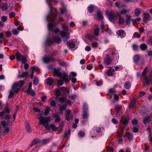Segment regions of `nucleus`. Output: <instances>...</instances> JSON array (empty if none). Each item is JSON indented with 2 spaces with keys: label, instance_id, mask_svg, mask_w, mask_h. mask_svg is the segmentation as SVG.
I'll list each match as a JSON object with an SVG mask.
<instances>
[{
  "label": "nucleus",
  "instance_id": "obj_19",
  "mask_svg": "<svg viewBox=\"0 0 152 152\" xmlns=\"http://www.w3.org/2000/svg\"><path fill=\"white\" fill-rule=\"evenodd\" d=\"M145 81L143 84L144 86L149 85L150 83H151V80L148 78L147 76H145Z\"/></svg>",
  "mask_w": 152,
  "mask_h": 152
},
{
  "label": "nucleus",
  "instance_id": "obj_3",
  "mask_svg": "<svg viewBox=\"0 0 152 152\" xmlns=\"http://www.w3.org/2000/svg\"><path fill=\"white\" fill-rule=\"evenodd\" d=\"M61 41V39L59 37L54 36L52 38H48L46 40V43L50 45L55 43H59Z\"/></svg>",
  "mask_w": 152,
  "mask_h": 152
},
{
  "label": "nucleus",
  "instance_id": "obj_62",
  "mask_svg": "<svg viewBox=\"0 0 152 152\" xmlns=\"http://www.w3.org/2000/svg\"><path fill=\"white\" fill-rule=\"evenodd\" d=\"M147 43L149 45H152V38H149L147 41Z\"/></svg>",
  "mask_w": 152,
  "mask_h": 152
},
{
  "label": "nucleus",
  "instance_id": "obj_11",
  "mask_svg": "<svg viewBox=\"0 0 152 152\" xmlns=\"http://www.w3.org/2000/svg\"><path fill=\"white\" fill-rule=\"evenodd\" d=\"M45 82L48 86H50L53 85V80L52 78L49 77L46 79Z\"/></svg>",
  "mask_w": 152,
  "mask_h": 152
},
{
  "label": "nucleus",
  "instance_id": "obj_58",
  "mask_svg": "<svg viewBox=\"0 0 152 152\" xmlns=\"http://www.w3.org/2000/svg\"><path fill=\"white\" fill-rule=\"evenodd\" d=\"M20 61H21L22 63L26 62V58L23 56L21 58V60H20Z\"/></svg>",
  "mask_w": 152,
  "mask_h": 152
},
{
  "label": "nucleus",
  "instance_id": "obj_21",
  "mask_svg": "<svg viewBox=\"0 0 152 152\" xmlns=\"http://www.w3.org/2000/svg\"><path fill=\"white\" fill-rule=\"evenodd\" d=\"M25 129L26 131L28 133L31 132V129L30 125L28 122H26L25 124Z\"/></svg>",
  "mask_w": 152,
  "mask_h": 152
},
{
  "label": "nucleus",
  "instance_id": "obj_43",
  "mask_svg": "<svg viewBox=\"0 0 152 152\" xmlns=\"http://www.w3.org/2000/svg\"><path fill=\"white\" fill-rule=\"evenodd\" d=\"M50 139H44L42 141V144L43 145H45L50 142Z\"/></svg>",
  "mask_w": 152,
  "mask_h": 152
},
{
  "label": "nucleus",
  "instance_id": "obj_37",
  "mask_svg": "<svg viewBox=\"0 0 152 152\" xmlns=\"http://www.w3.org/2000/svg\"><path fill=\"white\" fill-rule=\"evenodd\" d=\"M147 129L149 132L148 136L150 139V142L151 143L152 142V137H151V131L150 128L149 127H148Z\"/></svg>",
  "mask_w": 152,
  "mask_h": 152
},
{
  "label": "nucleus",
  "instance_id": "obj_47",
  "mask_svg": "<svg viewBox=\"0 0 152 152\" xmlns=\"http://www.w3.org/2000/svg\"><path fill=\"white\" fill-rule=\"evenodd\" d=\"M67 99L66 97H61L59 99V101L61 103H63L66 101Z\"/></svg>",
  "mask_w": 152,
  "mask_h": 152
},
{
  "label": "nucleus",
  "instance_id": "obj_17",
  "mask_svg": "<svg viewBox=\"0 0 152 152\" xmlns=\"http://www.w3.org/2000/svg\"><path fill=\"white\" fill-rule=\"evenodd\" d=\"M115 71L114 69L111 67L106 71L107 74L109 76H111L113 75V72Z\"/></svg>",
  "mask_w": 152,
  "mask_h": 152
},
{
  "label": "nucleus",
  "instance_id": "obj_51",
  "mask_svg": "<svg viewBox=\"0 0 152 152\" xmlns=\"http://www.w3.org/2000/svg\"><path fill=\"white\" fill-rule=\"evenodd\" d=\"M93 6L92 5H90L88 7V10L89 12L90 13H92L93 12Z\"/></svg>",
  "mask_w": 152,
  "mask_h": 152
},
{
  "label": "nucleus",
  "instance_id": "obj_42",
  "mask_svg": "<svg viewBox=\"0 0 152 152\" xmlns=\"http://www.w3.org/2000/svg\"><path fill=\"white\" fill-rule=\"evenodd\" d=\"M82 115L83 118H87L88 117V115L87 112H83Z\"/></svg>",
  "mask_w": 152,
  "mask_h": 152
},
{
  "label": "nucleus",
  "instance_id": "obj_55",
  "mask_svg": "<svg viewBox=\"0 0 152 152\" xmlns=\"http://www.w3.org/2000/svg\"><path fill=\"white\" fill-rule=\"evenodd\" d=\"M12 33L14 35H17L19 33V31L16 29H14L12 30Z\"/></svg>",
  "mask_w": 152,
  "mask_h": 152
},
{
  "label": "nucleus",
  "instance_id": "obj_34",
  "mask_svg": "<svg viewBox=\"0 0 152 152\" xmlns=\"http://www.w3.org/2000/svg\"><path fill=\"white\" fill-rule=\"evenodd\" d=\"M32 71L34 72H36L38 73L39 72V69L38 67L37 66H32L31 68Z\"/></svg>",
  "mask_w": 152,
  "mask_h": 152
},
{
  "label": "nucleus",
  "instance_id": "obj_38",
  "mask_svg": "<svg viewBox=\"0 0 152 152\" xmlns=\"http://www.w3.org/2000/svg\"><path fill=\"white\" fill-rule=\"evenodd\" d=\"M129 11V10L128 9H123L121 11H120V14L124 15L126 14Z\"/></svg>",
  "mask_w": 152,
  "mask_h": 152
},
{
  "label": "nucleus",
  "instance_id": "obj_7",
  "mask_svg": "<svg viewBox=\"0 0 152 152\" xmlns=\"http://www.w3.org/2000/svg\"><path fill=\"white\" fill-rule=\"evenodd\" d=\"M110 20L112 22H114L117 19L116 15L113 11H111L109 14Z\"/></svg>",
  "mask_w": 152,
  "mask_h": 152
},
{
  "label": "nucleus",
  "instance_id": "obj_61",
  "mask_svg": "<svg viewBox=\"0 0 152 152\" xmlns=\"http://www.w3.org/2000/svg\"><path fill=\"white\" fill-rule=\"evenodd\" d=\"M145 64V61L143 59H142L138 62L137 64L138 65H143Z\"/></svg>",
  "mask_w": 152,
  "mask_h": 152
},
{
  "label": "nucleus",
  "instance_id": "obj_36",
  "mask_svg": "<svg viewBox=\"0 0 152 152\" xmlns=\"http://www.w3.org/2000/svg\"><path fill=\"white\" fill-rule=\"evenodd\" d=\"M40 142V140L38 139H35L34 140L31 142L30 145L31 146H32L33 145H35V144L37 143Z\"/></svg>",
  "mask_w": 152,
  "mask_h": 152
},
{
  "label": "nucleus",
  "instance_id": "obj_60",
  "mask_svg": "<svg viewBox=\"0 0 152 152\" xmlns=\"http://www.w3.org/2000/svg\"><path fill=\"white\" fill-rule=\"evenodd\" d=\"M50 104L51 106L54 107L56 106V103L55 101L54 100H52L50 102Z\"/></svg>",
  "mask_w": 152,
  "mask_h": 152
},
{
  "label": "nucleus",
  "instance_id": "obj_35",
  "mask_svg": "<svg viewBox=\"0 0 152 152\" xmlns=\"http://www.w3.org/2000/svg\"><path fill=\"white\" fill-rule=\"evenodd\" d=\"M141 13V11L139 8H137L135 9L134 14L136 16L138 17L139 16Z\"/></svg>",
  "mask_w": 152,
  "mask_h": 152
},
{
  "label": "nucleus",
  "instance_id": "obj_13",
  "mask_svg": "<svg viewBox=\"0 0 152 152\" xmlns=\"http://www.w3.org/2000/svg\"><path fill=\"white\" fill-rule=\"evenodd\" d=\"M72 118V115L70 114V111L69 110L66 111L65 115V119L67 121H69Z\"/></svg>",
  "mask_w": 152,
  "mask_h": 152
},
{
  "label": "nucleus",
  "instance_id": "obj_64",
  "mask_svg": "<svg viewBox=\"0 0 152 152\" xmlns=\"http://www.w3.org/2000/svg\"><path fill=\"white\" fill-rule=\"evenodd\" d=\"M88 38L91 41H93V40L96 39V38H94V37L91 35L88 36Z\"/></svg>",
  "mask_w": 152,
  "mask_h": 152
},
{
  "label": "nucleus",
  "instance_id": "obj_9",
  "mask_svg": "<svg viewBox=\"0 0 152 152\" xmlns=\"http://www.w3.org/2000/svg\"><path fill=\"white\" fill-rule=\"evenodd\" d=\"M111 55L112 56H113V57H115L116 59L117 60L119 56L118 51L115 48L112 49L110 52Z\"/></svg>",
  "mask_w": 152,
  "mask_h": 152
},
{
  "label": "nucleus",
  "instance_id": "obj_52",
  "mask_svg": "<svg viewBox=\"0 0 152 152\" xmlns=\"http://www.w3.org/2000/svg\"><path fill=\"white\" fill-rule=\"evenodd\" d=\"M83 112H87V105L86 103H84L83 106Z\"/></svg>",
  "mask_w": 152,
  "mask_h": 152
},
{
  "label": "nucleus",
  "instance_id": "obj_46",
  "mask_svg": "<svg viewBox=\"0 0 152 152\" xmlns=\"http://www.w3.org/2000/svg\"><path fill=\"white\" fill-rule=\"evenodd\" d=\"M125 22L124 19L122 17H120L119 19V23L120 24H122Z\"/></svg>",
  "mask_w": 152,
  "mask_h": 152
},
{
  "label": "nucleus",
  "instance_id": "obj_1",
  "mask_svg": "<svg viewBox=\"0 0 152 152\" xmlns=\"http://www.w3.org/2000/svg\"><path fill=\"white\" fill-rule=\"evenodd\" d=\"M52 0H47V2L48 3L50 11L48 15L49 17L53 20L52 22H49L48 25V28L49 30L53 31L56 34H57L59 32V30L58 28L55 27L54 21L55 20L56 17V14L53 12V10L52 9L51 6L50 5V2Z\"/></svg>",
  "mask_w": 152,
  "mask_h": 152
},
{
  "label": "nucleus",
  "instance_id": "obj_2",
  "mask_svg": "<svg viewBox=\"0 0 152 152\" xmlns=\"http://www.w3.org/2000/svg\"><path fill=\"white\" fill-rule=\"evenodd\" d=\"M53 72L54 75L57 76L61 79L58 81L57 84L58 85H62L63 84V81L66 82L68 81V75L65 72H59L56 69L54 70Z\"/></svg>",
  "mask_w": 152,
  "mask_h": 152
},
{
  "label": "nucleus",
  "instance_id": "obj_4",
  "mask_svg": "<svg viewBox=\"0 0 152 152\" xmlns=\"http://www.w3.org/2000/svg\"><path fill=\"white\" fill-rule=\"evenodd\" d=\"M37 117L39 119L40 123L43 125L45 127V126L48 124V122L51 120V117L50 116L44 117L40 114Z\"/></svg>",
  "mask_w": 152,
  "mask_h": 152
},
{
  "label": "nucleus",
  "instance_id": "obj_63",
  "mask_svg": "<svg viewBox=\"0 0 152 152\" xmlns=\"http://www.w3.org/2000/svg\"><path fill=\"white\" fill-rule=\"evenodd\" d=\"M140 35L138 34L137 32H135L134 33V37H137V38H140Z\"/></svg>",
  "mask_w": 152,
  "mask_h": 152
},
{
  "label": "nucleus",
  "instance_id": "obj_31",
  "mask_svg": "<svg viewBox=\"0 0 152 152\" xmlns=\"http://www.w3.org/2000/svg\"><path fill=\"white\" fill-rule=\"evenodd\" d=\"M140 48L142 50H145L147 48V46L146 44H142L140 45Z\"/></svg>",
  "mask_w": 152,
  "mask_h": 152
},
{
  "label": "nucleus",
  "instance_id": "obj_45",
  "mask_svg": "<svg viewBox=\"0 0 152 152\" xmlns=\"http://www.w3.org/2000/svg\"><path fill=\"white\" fill-rule=\"evenodd\" d=\"M129 120V118L127 117L124 120H123L122 122L124 125H126L127 124Z\"/></svg>",
  "mask_w": 152,
  "mask_h": 152
},
{
  "label": "nucleus",
  "instance_id": "obj_33",
  "mask_svg": "<svg viewBox=\"0 0 152 152\" xmlns=\"http://www.w3.org/2000/svg\"><path fill=\"white\" fill-rule=\"evenodd\" d=\"M136 104V101L133 99V101L131 102L129 105V107L131 109H132L134 108Z\"/></svg>",
  "mask_w": 152,
  "mask_h": 152
},
{
  "label": "nucleus",
  "instance_id": "obj_22",
  "mask_svg": "<svg viewBox=\"0 0 152 152\" xmlns=\"http://www.w3.org/2000/svg\"><path fill=\"white\" fill-rule=\"evenodd\" d=\"M141 56L140 55H135L133 58L134 62L138 63L139 62V61L140 60Z\"/></svg>",
  "mask_w": 152,
  "mask_h": 152
},
{
  "label": "nucleus",
  "instance_id": "obj_49",
  "mask_svg": "<svg viewBox=\"0 0 152 152\" xmlns=\"http://www.w3.org/2000/svg\"><path fill=\"white\" fill-rule=\"evenodd\" d=\"M67 107L66 104H64L61 106H60V109L61 111H63L65 110Z\"/></svg>",
  "mask_w": 152,
  "mask_h": 152
},
{
  "label": "nucleus",
  "instance_id": "obj_48",
  "mask_svg": "<svg viewBox=\"0 0 152 152\" xmlns=\"http://www.w3.org/2000/svg\"><path fill=\"white\" fill-rule=\"evenodd\" d=\"M121 108V105H117L115 106V109L116 111V113H118L119 111L120 110Z\"/></svg>",
  "mask_w": 152,
  "mask_h": 152
},
{
  "label": "nucleus",
  "instance_id": "obj_57",
  "mask_svg": "<svg viewBox=\"0 0 152 152\" xmlns=\"http://www.w3.org/2000/svg\"><path fill=\"white\" fill-rule=\"evenodd\" d=\"M97 42H93L91 43V46L93 48H95L97 47Z\"/></svg>",
  "mask_w": 152,
  "mask_h": 152
},
{
  "label": "nucleus",
  "instance_id": "obj_18",
  "mask_svg": "<svg viewBox=\"0 0 152 152\" xmlns=\"http://www.w3.org/2000/svg\"><path fill=\"white\" fill-rule=\"evenodd\" d=\"M76 41V40H71L69 41L68 43V46L70 48H74L75 47V43Z\"/></svg>",
  "mask_w": 152,
  "mask_h": 152
},
{
  "label": "nucleus",
  "instance_id": "obj_20",
  "mask_svg": "<svg viewBox=\"0 0 152 152\" xmlns=\"http://www.w3.org/2000/svg\"><path fill=\"white\" fill-rule=\"evenodd\" d=\"M104 62L106 65H109L111 62V60L108 56L106 57L104 60Z\"/></svg>",
  "mask_w": 152,
  "mask_h": 152
},
{
  "label": "nucleus",
  "instance_id": "obj_27",
  "mask_svg": "<svg viewBox=\"0 0 152 152\" xmlns=\"http://www.w3.org/2000/svg\"><path fill=\"white\" fill-rule=\"evenodd\" d=\"M151 119L150 116H148L144 118L143 123L145 124H146L148 122L151 121Z\"/></svg>",
  "mask_w": 152,
  "mask_h": 152
},
{
  "label": "nucleus",
  "instance_id": "obj_23",
  "mask_svg": "<svg viewBox=\"0 0 152 152\" xmlns=\"http://www.w3.org/2000/svg\"><path fill=\"white\" fill-rule=\"evenodd\" d=\"M53 116L55 118V123L59 122L60 119L58 116V114L56 113H53Z\"/></svg>",
  "mask_w": 152,
  "mask_h": 152
},
{
  "label": "nucleus",
  "instance_id": "obj_54",
  "mask_svg": "<svg viewBox=\"0 0 152 152\" xmlns=\"http://www.w3.org/2000/svg\"><path fill=\"white\" fill-rule=\"evenodd\" d=\"M34 84L35 85H37L39 83V80L38 78L36 77H34Z\"/></svg>",
  "mask_w": 152,
  "mask_h": 152
},
{
  "label": "nucleus",
  "instance_id": "obj_32",
  "mask_svg": "<svg viewBox=\"0 0 152 152\" xmlns=\"http://www.w3.org/2000/svg\"><path fill=\"white\" fill-rule=\"evenodd\" d=\"M8 6L6 3H3L2 7H1V10L3 11L6 10H7Z\"/></svg>",
  "mask_w": 152,
  "mask_h": 152
},
{
  "label": "nucleus",
  "instance_id": "obj_12",
  "mask_svg": "<svg viewBox=\"0 0 152 152\" xmlns=\"http://www.w3.org/2000/svg\"><path fill=\"white\" fill-rule=\"evenodd\" d=\"M20 90V88H17L16 89H13L12 87L11 90L10 91V94L9 96V98H11L13 96L14 94V92L18 93L19 92Z\"/></svg>",
  "mask_w": 152,
  "mask_h": 152
},
{
  "label": "nucleus",
  "instance_id": "obj_56",
  "mask_svg": "<svg viewBox=\"0 0 152 152\" xmlns=\"http://www.w3.org/2000/svg\"><path fill=\"white\" fill-rule=\"evenodd\" d=\"M76 95L75 94H71L69 96V98L72 99H74L76 97Z\"/></svg>",
  "mask_w": 152,
  "mask_h": 152
},
{
  "label": "nucleus",
  "instance_id": "obj_50",
  "mask_svg": "<svg viewBox=\"0 0 152 152\" xmlns=\"http://www.w3.org/2000/svg\"><path fill=\"white\" fill-rule=\"evenodd\" d=\"M99 28H96L94 29V35L96 36L99 35Z\"/></svg>",
  "mask_w": 152,
  "mask_h": 152
},
{
  "label": "nucleus",
  "instance_id": "obj_41",
  "mask_svg": "<svg viewBox=\"0 0 152 152\" xmlns=\"http://www.w3.org/2000/svg\"><path fill=\"white\" fill-rule=\"evenodd\" d=\"M97 18L98 20L100 19L102 20L103 19V16L101 12L99 11L98 12Z\"/></svg>",
  "mask_w": 152,
  "mask_h": 152
},
{
  "label": "nucleus",
  "instance_id": "obj_53",
  "mask_svg": "<svg viewBox=\"0 0 152 152\" xmlns=\"http://www.w3.org/2000/svg\"><path fill=\"white\" fill-rule=\"evenodd\" d=\"M58 63L60 66H66V64L64 61H61L59 60L58 61Z\"/></svg>",
  "mask_w": 152,
  "mask_h": 152
},
{
  "label": "nucleus",
  "instance_id": "obj_29",
  "mask_svg": "<svg viewBox=\"0 0 152 152\" xmlns=\"http://www.w3.org/2000/svg\"><path fill=\"white\" fill-rule=\"evenodd\" d=\"M126 16V24L128 25H129L130 24L131 21H132V20L131 19V17L128 15H127Z\"/></svg>",
  "mask_w": 152,
  "mask_h": 152
},
{
  "label": "nucleus",
  "instance_id": "obj_26",
  "mask_svg": "<svg viewBox=\"0 0 152 152\" xmlns=\"http://www.w3.org/2000/svg\"><path fill=\"white\" fill-rule=\"evenodd\" d=\"M124 86L126 89H129L131 87L130 82L129 81H127L125 82L124 84Z\"/></svg>",
  "mask_w": 152,
  "mask_h": 152
},
{
  "label": "nucleus",
  "instance_id": "obj_24",
  "mask_svg": "<svg viewBox=\"0 0 152 152\" xmlns=\"http://www.w3.org/2000/svg\"><path fill=\"white\" fill-rule=\"evenodd\" d=\"M28 76V72L27 71L23 72L22 74L21 75H18V77H20L22 78L26 77Z\"/></svg>",
  "mask_w": 152,
  "mask_h": 152
},
{
  "label": "nucleus",
  "instance_id": "obj_15",
  "mask_svg": "<svg viewBox=\"0 0 152 152\" xmlns=\"http://www.w3.org/2000/svg\"><path fill=\"white\" fill-rule=\"evenodd\" d=\"M45 128L47 129L50 130L51 129L53 131H57L58 129V128L56 127L53 124L48 125V124L47 125L45 126Z\"/></svg>",
  "mask_w": 152,
  "mask_h": 152
},
{
  "label": "nucleus",
  "instance_id": "obj_14",
  "mask_svg": "<svg viewBox=\"0 0 152 152\" xmlns=\"http://www.w3.org/2000/svg\"><path fill=\"white\" fill-rule=\"evenodd\" d=\"M1 124L4 127V132L5 133L8 132L9 131V128L7 126L6 122V121H2L1 122Z\"/></svg>",
  "mask_w": 152,
  "mask_h": 152
},
{
  "label": "nucleus",
  "instance_id": "obj_6",
  "mask_svg": "<svg viewBox=\"0 0 152 152\" xmlns=\"http://www.w3.org/2000/svg\"><path fill=\"white\" fill-rule=\"evenodd\" d=\"M62 28L64 31H61L60 32V35L61 37L64 39H67L69 38V34L66 32V31L69 30V27L67 26H63Z\"/></svg>",
  "mask_w": 152,
  "mask_h": 152
},
{
  "label": "nucleus",
  "instance_id": "obj_40",
  "mask_svg": "<svg viewBox=\"0 0 152 152\" xmlns=\"http://www.w3.org/2000/svg\"><path fill=\"white\" fill-rule=\"evenodd\" d=\"M44 62L45 63H48L50 61V57L45 56L43 58Z\"/></svg>",
  "mask_w": 152,
  "mask_h": 152
},
{
  "label": "nucleus",
  "instance_id": "obj_59",
  "mask_svg": "<svg viewBox=\"0 0 152 152\" xmlns=\"http://www.w3.org/2000/svg\"><path fill=\"white\" fill-rule=\"evenodd\" d=\"M115 91V90L114 88H110L109 90V92L111 94H113Z\"/></svg>",
  "mask_w": 152,
  "mask_h": 152
},
{
  "label": "nucleus",
  "instance_id": "obj_39",
  "mask_svg": "<svg viewBox=\"0 0 152 152\" xmlns=\"http://www.w3.org/2000/svg\"><path fill=\"white\" fill-rule=\"evenodd\" d=\"M50 108L48 107L47 106L45 107V112L44 113V115H47L50 112Z\"/></svg>",
  "mask_w": 152,
  "mask_h": 152
},
{
  "label": "nucleus",
  "instance_id": "obj_44",
  "mask_svg": "<svg viewBox=\"0 0 152 152\" xmlns=\"http://www.w3.org/2000/svg\"><path fill=\"white\" fill-rule=\"evenodd\" d=\"M148 67H146L143 72L142 73V76H145L147 74V71L148 70Z\"/></svg>",
  "mask_w": 152,
  "mask_h": 152
},
{
  "label": "nucleus",
  "instance_id": "obj_16",
  "mask_svg": "<svg viewBox=\"0 0 152 152\" xmlns=\"http://www.w3.org/2000/svg\"><path fill=\"white\" fill-rule=\"evenodd\" d=\"M117 33L118 36H121V37H124L126 36L125 32L122 29L118 31Z\"/></svg>",
  "mask_w": 152,
  "mask_h": 152
},
{
  "label": "nucleus",
  "instance_id": "obj_30",
  "mask_svg": "<svg viewBox=\"0 0 152 152\" xmlns=\"http://www.w3.org/2000/svg\"><path fill=\"white\" fill-rule=\"evenodd\" d=\"M124 137H127L129 140H132V136L129 133L126 132L124 135Z\"/></svg>",
  "mask_w": 152,
  "mask_h": 152
},
{
  "label": "nucleus",
  "instance_id": "obj_28",
  "mask_svg": "<svg viewBox=\"0 0 152 152\" xmlns=\"http://www.w3.org/2000/svg\"><path fill=\"white\" fill-rule=\"evenodd\" d=\"M150 16L148 13H144V14L143 20L144 21H148L149 19Z\"/></svg>",
  "mask_w": 152,
  "mask_h": 152
},
{
  "label": "nucleus",
  "instance_id": "obj_8",
  "mask_svg": "<svg viewBox=\"0 0 152 152\" xmlns=\"http://www.w3.org/2000/svg\"><path fill=\"white\" fill-rule=\"evenodd\" d=\"M25 83V82L23 80H20L17 83H15L13 84L12 86L13 89H16L18 88V87H22Z\"/></svg>",
  "mask_w": 152,
  "mask_h": 152
},
{
  "label": "nucleus",
  "instance_id": "obj_10",
  "mask_svg": "<svg viewBox=\"0 0 152 152\" xmlns=\"http://www.w3.org/2000/svg\"><path fill=\"white\" fill-rule=\"evenodd\" d=\"M76 75L77 74L75 73L72 72L71 73L70 75H69L70 79L71 80L72 82L73 83H75L77 81L76 79L75 78Z\"/></svg>",
  "mask_w": 152,
  "mask_h": 152
},
{
  "label": "nucleus",
  "instance_id": "obj_25",
  "mask_svg": "<svg viewBox=\"0 0 152 152\" xmlns=\"http://www.w3.org/2000/svg\"><path fill=\"white\" fill-rule=\"evenodd\" d=\"M15 56L16 59L18 61H20V60H21V58L23 56L18 52H17L16 53Z\"/></svg>",
  "mask_w": 152,
  "mask_h": 152
},
{
  "label": "nucleus",
  "instance_id": "obj_5",
  "mask_svg": "<svg viewBox=\"0 0 152 152\" xmlns=\"http://www.w3.org/2000/svg\"><path fill=\"white\" fill-rule=\"evenodd\" d=\"M4 111H3L0 112V117L4 116L3 118L7 119H10V116L9 115L10 113V110L8 106L6 107L4 109Z\"/></svg>",
  "mask_w": 152,
  "mask_h": 152
}]
</instances>
